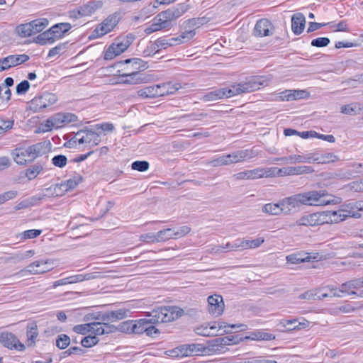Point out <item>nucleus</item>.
<instances>
[{"label":"nucleus","mask_w":363,"mask_h":363,"mask_svg":"<svg viewBox=\"0 0 363 363\" xmlns=\"http://www.w3.org/2000/svg\"><path fill=\"white\" fill-rule=\"evenodd\" d=\"M333 202L334 199L331 195L325 190H320L297 194L285 198L281 201V205L288 209L299 208L302 205L325 206Z\"/></svg>","instance_id":"obj_1"},{"label":"nucleus","mask_w":363,"mask_h":363,"mask_svg":"<svg viewBox=\"0 0 363 363\" xmlns=\"http://www.w3.org/2000/svg\"><path fill=\"white\" fill-rule=\"evenodd\" d=\"M184 313L178 306H163L152 310L150 316L152 323H167L182 317Z\"/></svg>","instance_id":"obj_2"},{"label":"nucleus","mask_w":363,"mask_h":363,"mask_svg":"<svg viewBox=\"0 0 363 363\" xmlns=\"http://www.w3.org/2000/svg\"><path fill=\"white\" fill-rule=\"evenodd\" d=\"M265 80L263 77H252L247 81L238 84H233L231 88H228L229 96H235L243 93L252 92L260 89L264 85Z\"/></svg>","instance_id":"obj_3"},{"label":"nucleus","mask_w":363,"mask_h":363,"mask_svg":"<svg viewBox=\"0 0 363 363\" xmlns=\"http://www.w3.org/2000/svg\"><path fill=\"white\" fill-rule=\"evenodd\" d=\"M206 348L201 344L182 345L166 352L172 357H184L202 355Z\"/></svg>","instance_id":"obj_4"},{"label":"nucleus","mask_w":363,"mask_h":363,"mask_svg":"<svg viewBox=\"0 0 363 363\" xmlns=\"http://www.w3.org/2000/svg\"><path fill=\"white\" fill-rule=\"evenodd\" d=\"M323 220L325 223H337L345 220L348 217L359 218L361 217V213L349 210L345 206V208L338 211H327L321 212Z\"/></svg>","instance_id":"obj_5"},{"label":"nucleus","mask_w":363,"mask_h":363,"mask_svg":"<svg viewBox=\"0 0 363 363\" xmlns=\"http://www.w3.org/2000/svg\"><path fill=\"white\" fill-rule=\"evenodd\" d=\"M54 262L51 259L38 260L30 264L26 268L15 273L13 277H23L26 273L30 274H40L45 273L52 269Z\"/></svg>","instance_id":"obj_6"},{"label":"nucleus","mask_w":363,"mask_h":363,"mask_svg":"<svg viewBox=\"0 0 363 363\" xmlns=\"http://www.w3.org/2000/svg\"><path fill=\"white\" fill-rule=\"evenodd\" d=\"M57 101V96L56 94L45 92L38 97H35L30 102V108L34 112H40L51 106L55 104Z\"/></svg>","instance_id":"obj_7"},{"label":"nucleus","mask_w":363,"mask_h":363,"mask_svg":"<svg viewBox=\"0 0 363 363\" xmlns=\"http://www.w3.org/2000/svg\"><path fill=\"white\" fill-rule=\"evenodd\" d=\"M119 82L123 84L137 85L147 83L150 80V77L145 73L139 72H118Z\"/></svg>","instance_id":"obj_8"},{"label":"nucleus","mask_w":363,"mask_h":363,"mask_svg":"<svg viewBox=\"0 0 363 363\" xmlns=\"http://www.w3.org/2000/svg\"><path fill=\"white\" fill-rule=\"evenodd\" d=\"M195 33H194L192 30H184L179 37L172 38L169 40L158 38L155 40V45L157 48L162 47L164 48H167V46L179 45L191 40L195 35Z\"/></svg>","instance_id":"obj_9"},{"label":"nucleus","mask_w":363,"mask_h":363,"mask_svg":"<svg viewBox=\"0 0 363 363\" xmlns=\"http://www.w3.org/2000/svg\"><path fill=\"white\" fill-rule=\"evenodd\" d=\"M121 65H126V66L118 70V72H139L143 73L148 68L147 62L140 58H130L123 61L118 62L115 65L118 66Z\"/></svg>","instance_id":"obj_10"},{"label":"nucleus","mask_w":363,"mask_h":363,"mask_svg":"<svg viewBox=\"0 0 363 363\" xmlns=\"http://www.w3.org/2000/svg\"><path fill=\"white\" fill-rule=\"evenodd\" d=\"M0 342L4 347L9 350L21 352L26 349L25 345L21 343L18 337L10 332L5 331L0 333Z\"/></svg>","instance_id":"obj_11"},{"label":"nucleus","mask_w":363,"mask_h":363,"mask_svg":"<svg viewBox=\"0 0 363 363\" xmlns=\"http://www.w3.org/2000/svg\"><path fill=\"white\" fill-rule=\"evenodd\" d=\"M276 169H264V168H256L252 170H246L244 172H239L234 175V177L238 180L242 179H256L262 177H267L271 176Z\"/></svg>","instance_id":"obj_12"},{"label":"nucleus","mask_w":363,"mask_h":363,"mask_svg":"<svg viewBox=\"0 0 363 363\" xmlns=\"http://www.w3.org/2000/svg\"><path fill=\"white\" fill-rule=\"evenodd\" d=\"M189 9V5L186 4H179L177 6L172 7L166 11L160 12V16L165 18L167 23H170V26L174 25V21Z\"/></svg>","instance_id":"obj_13"},{"label":"nucleus","mask_w":363,"mask_h":363,"mask_svg":"<svg viewBox=\"0 0 363 363\" xmlns=\"http://www.w3.org/2000/svg\"><path fill=\"white\" fill-rule=\"evenodd\" d=\"M30 57L26 54L11 55L0 59V72L6 70L27 62Z\"/></svg>","instance_id":"obj_14"},{"label":"nucleus","mask_w":363,"mask_h":363,"mask_svg":"<svg viewBox=\"0 0 363 363\" xmlns=\"http://www.w3.org/2000/svg\"><path fill=\"white\" fill-rule=\"evenodd\" d=\"M118 17L116 14L108 16L94 30L97 36H102L111 32L118 23Z\"/></svg>","instance_id":"obj_15"},{"label":"nucleus","mask_w":363,"mask_h":363,"mask_svg":"<svg viewBox=\"0 0 363 363\" xmlns=\"http://www.w3.org/2000/svg\"><path fill=\"white\" fill-rule=\"evenodd\" d=\"M208 311L214 316L220 315L224 310V303L221 296L212 295L208 298Z\"/></svg>","instance_id":"obj_16"},{"label":"nucleus","mask_w":363,"mask_h":363,"mask_svg":"<svg viewBox=\"0 0 363 363\" xmlns=\"http://www.w3.org/2000/svg\"><path fill=\"white\" fill-rule=\"evenodd\" d=\"M321 212L314 213L302 216L296 220L297 225L303 226H316L324 224Z\"/></svg>","instance_id":"obj_17"},{"label":"nucleus","mask_w":363,"mask_h":363,"mask_svg":"<svg viewBox=\"0 0 363 363\" xmlns=\"http://www.w3.org/2000/svg\"><path fill=\"white\" fill-rule=\"evenodd\" d=\"M253 33L257 37L272 35L273 34V26L269 20L260 19L256 23Z\"/></svg>","instance_id":"obj_18"},{"label":"nucleus","mask_w":363,"mask_h":363,"mask_svg":"<svg viewBox=\"0 0 363 363\" xmlns=\"http://www.w3.org/2000/svg\"><path fill=\"white\" fill-rule=\"evenodd\" d=\"M51 143L49 141H43L29 146L30 154H31V160H35L38 157L47 154L51 150Z\"/></svg>","instance_id":"obj_19"},{"label":"nucleus","mask_w":363,"mask_h":363,"mask_svg":"<svg viewBox=\"0 0 363 363\" xmlns=\"http://www.w3.org/2000/svg\"><path fill=\"white\" fill-rule=\"evenodd\" d=\"M134 40L135 36L133 34L129 33L125 36H120L116 38L114 43H113L111 45L114 46L116 52L120 55L128 48Z\"/></svg>","instance_id":"obj_20"},{"label":"nucleus","mask_w":363,"mask_h":363,"mask_svg":"<svg viewBox=\"0 0 363 363\" xmlns=\"http://www.w3.org/2000/svg\"><path fill=\"white\" fill-rule=\"evenodd\" d=\"M12 155L14 161L20 165H24L34 161L30 159L32 156L30 154L28 147L26 149H15L12 152Z\"/></svg>","instance_id":"obj_21"},{"label":"nucleus","mask_w":363,"mask_h":363,"mask_svg":"<svg viewBox=\"0 0 363 363\" xmlns=\"http://www.w3.org/2000/svg\"><path fill=\"white\" fill-rule=\"evenodd\" d=\"M83 144H86V147L91 148L98 145L100 143V134L92 130H83Z\"/></svg>","instance_id":"obj_22"},{"label":"nucleus","mask_w":363,"mask_h":363,"mask_svg":"<svg viewBox=\"0 0 363 363\" xmlns=\"http://www.w3.org/2000/svg\"><path fill=\"white\" fill-rule=\"evenodd\" d=\"M306 18L303 13H296L291 18V29L295 35L301 34L304 30Z\"/></svg>","instance_id":"obj_23"},{"label":"nucleus","mask_w":363,"mask_h":363,"mask_svg":"<svg viewBox=\"0 0 363 363\" xmlns=\"http://www.w3.org/2000/svg\"><path fill=\"white\" fill-rule=\"evenodd\" d=\"M229 94L228 91V88H220L216 90H213L212 91H210L206 94H204L201 97V100L203 101H213L218 99H224V98H229Z\"/></svg>","instance_id":"obj_24"},{"label":"nucleus","mask_w":363,"mask_h":363,"mask_svg":"<svg viewBox=\"0 0 363 363\" xmlns=\"http://www.w3.org/2000/svg\"><path fill=\"white\" fill-rule=\"evenodd\" d=\"M252 152L247 150H239L233 153L226 155L228 164L238 163L244 161L247 158H252Z\"/></svg>","instance_id":"obj_25"},{"label":"nucleus","mask_w":363,"mask_h":363,"mask_svg":"<svg viewBox=\"0 0 363 363\" xmlns=\"http://www.w3.org/2000/svg\"><path fill=\"white\" fill-rule=\"evenodd\" d=\"M82 181V177L80 174H76L73 176L72 178L69 179L67 180L64 184H56L54 190L55 192L53 194H55L56 196H58L59 194L57 191V189H60L62 187H65L64 189L65 191H68L69 190H72L77 186V185Z\"/></svg>","instance_id":"obj_26"},{"label":"nucleus","mask_w":363,"mask_h":363,"mask_svg":"<svg viewBox=\"0 0 363 363\" xmlns=\"http://www.w3.org/2000/svg\"><path fill=\"white\" fill-rule=\"evenodd\" d=\"M156 86L158 88L157 90L160 94L159 97L165 95L172 94L182 88L181 84H173L172 82L156 84Z\"/></svg>","instance_id":"obj_27"},{"label":"nucleus","mask_w":363,"mask_h":363,"mask_svg":"<svg viewBox=\"0 0 363 363\" xmlns=\"http://www.w3.org/2000/svg\"><path fill=\"white\" fill-rule=\"evenodd\" d=\"M291 208L286 209V208L281 205V201L279 203H267L262 207V211L269 215H279L281 212L285 214L290 213Z\"/></svg>","instance_id":"obj_28"},{"label":"nucleus","mask_w":363,"mask_h":363,"mask_svg":"<svg viewBox=\"0 0 363 363\" xmlns=\"http://www.w3.org/2000/svg\"><path fill=\"white\" fill-rule=\"evenodd\" d=\"M339 160L338 156L331 152H327L322 155L318 153H312V162L318 164H328L330 162H335Z\"/></svg>","instance_id":"obj_29"},{"label":"nucleus","mask_w":363,"mask_h":363,"mask_svg":"<svg viewBox=\"0 0 363 363\" xmlns=\"http://www.w3.org/2000/svg\"><path fill=\"white\" fill-rule=\"evenodd\" d=\"M306 94L304 90H285L279 94V98L281 101H292L303 99Z\"/></svg>","instance_id":"obj_30"},{"label":"nucleus","mask_w":363,"mask_h":363,"mask_svg":"<svg viewBox=\"0 0 363 363\" xmlns=\"http://www.w3.org/2000/svg\"><path fill=\"white\" fill-rule=\"evenodd\" d=\"M195 332L201 336H216L218 335V326L216 323H208L196 328Z\"/></svg>","instance_id":"obj_31"},{"label":"nucleus","mask_w":363,"mask_h":363,"mask_svg":"<svg viewBox=\"0 0 363 363\" xmlns=\"http://www.w3.org/2000/svg\"><path fill=\"white\" fill-rule=\"evenodd\" d=\"M208 21L206 17L193 18L185 21L182 24V28L185 30H192L194 33V28H199L201 26Z\"/></svg>","instance_id":"obj_32"},{"label":"nucleus","mask_w":363,"mask_h":363,"mask_svg":"<svg viewBox=\"0 0 363 363\" xmlns=\"http://www.w3.org/2000/svg\"><path fill=\"white\" fill-rule=\"evenodd\" d=\"M50 28L56 40H58L72 28V26L69 23H60L52 26Z\"/></svg>","instance_id":"obj_33"},{"label":"nucleus","mask_w":363,"mask_h":363,"mask_svg":"<svg viewBox=\"0 0 363 363\" xmlns=\"http://www.w3.org/2000/svg\"><path fill=\"white\" fill-rule=\"evenodd\" d=\"M156 85L149 86L139 89L137 91L138 96L142 99H153L159 97V92Z\"/></svg>","instance_id":"obj_34"},{"label":"nucleus","mask_w":363,"mask_h":363,"mask_svg":"<svg viewBox=\"0 0 363 363\" xmlns=\"http://www.w3.org/2000/svg\"><path fill=\"white\" fill-rule=\"evenodd\" d=\"M363 111V106L359 103H351L344 105L340 108V113L346 115H357Z\"/></svg>","instance_id":"obj_35"},{"label":"nucleus","mask_w":363,"mask_h":363,"mask_svg":"<svg viewBox=\"0 0 363 363\" xmlns=\"http://www.w3.org/2000/svg\"><path fill=\"white\" fill-rule=\"evenodd\" d=\"M131 321L133 323L131 326L133 329V333L139 335L143 334L145 333L144 330L149 323H152L151 318H143Z\"/></svg>","instance_id":"obj_36"},{"label":"nucleus","mask_w":363,"mask_h":363,"mask_svg":"<svg viewBox=\"0 0 363 363\" xmlns=\"http://www.w3.org/2000/svg\"><path fill=\"white\" fill-rule=\"evenodd\" d=\"M55 40L56 38L54 36L51 28L41 33L35 39V42L40 45L51 44Z\"/></svg>","instance_id":"obj_37"},{"label":"nucleus","mask_w":363,"mask_h":363,"mask_svg":"<svg viewBox=\"0 0 363 363\" xmlns=\"http://www.w3.org/2000/svg\"><path fill=\"white\" fill-rule=\"evenodd\" d=\"M242 337H239L238 336L228 335L225 337H220L214 339L213 342V346H223V345H230L232 344H235L241 340Z\"/></svg>","instance_id":"obj_38"},{"label":"nucleus","mask_w":363,"mask_h":363,"mask_svg":"<svg viewBox=\"0 0 363 363\" xmlns=\"http://www.w3.org/2000/svg\"><path fill=\"white\" fill-rule=\"evenodd\" d=\"M27 345L28 347L35 345V340L38 336V326L35 323H29L27 326Z\"/></svg>","instance_id":"obj_39"},{"label":"nucleus","mask_w":363,"mask_h":363,"mask_svg":"<svg viewBox=\"0 0 363 363\" xmlns=\"http://www.w3.org/2000/svg\"><path fill=\"white\" fill-rule=\"evenodd\" d=\"M43 170V165L40 163H37L25 170V176L28 179V180H33L35 179Z\"/></svg>","instance_id":"obj_40"},{"label":"nucleus","mask_w":363,"mask_h":363,"mask_svg":"<svg viewBox=\"0 0 363 363\" xmlns=\"http://www.w3.org/2000/svg\"><path fill=\"white\" fill-rule=\"evenodd\" d=\"M47 18H38L30 22L33 35L42 32L48 25Z\"/></svg>","instance_id":"obj_41"},{"label":"nucleus","mask_w":363,"mask_h":363,"mask_svg":"<svg viewBox=\"0 0 363 363\" xmlns=\"http://www.w3.org/2000/svg\"><path fill=\"white\" fill-rule=\"evenodd\" d=\"M130 311L128 308H120L116 311H111V316L112 318V322H116L118 320H123L128 316H130Z\"/></svg>","instance_id":"obj_42"},{"label":"nucleus","mask_w":363,"mask_h":363,"mask_svg":"<svg viewBox=\"0 0 363 363\" xmlns=\"http://www.w3.org/2000/svg\"><path fill=\"white\" fill-rule=\"evenodd\" d=\"M30 25V22L25 24L19 25L16 27V32L18 35L21 38H26L33 35V30Z\"/></svg>","instance_id":"obj_43"},{"label":"nucleus","mask_w":363,"mask_h":363,"mask_svg":"<svg viewBox=\"0 0 363 363\" xmlns=\"http://www.w3.org/2000/svg\"><path fill=\"white\" fill-rule=\"evenodd\" d=\"M289 159L290 160V164H294L296 162L311 163L312 153H308L306 155H291L289 156Z\"/></svg>","instance_id":"obj_44"},{"label":"nucleus","mask_w":363,"mask_h":363,"mask_svg":"<svg viewBox=\"0 0 363 363\" xmlns=\"http://www.w3.org/2000/svg\"><path fill=\"white\" fill-rule=\"evenodd\" d=\"M42 233L41 230H36V229H32V230H28L24 232H22L19 233L17 235V238L20 239L21 240H26L28 239H33L35 238L38 236H39Z\"/></svg>","instance_id":"obj_45"},{"label":"nucleus","mask_w":363,"mask_h":363,"mask_svg":"<svg viewBox=\"0 0 363 363\" xmlns=\"http://www.w3.org/2000/svg\"><path fill=\"white\" fill-rule=\"evenodd\" d=\"M311 257H309L308 255H305L302 254H291L286 257L287 262L291 264L304 262L306 261H309Z\"/></svg>","instance_id":"obj_46"},{"label":"nucleus","mask_w":363,"mask_h":363,"mask_svg":"<svg viewBox=\"0 0 363 363\" xmlns=\"http://www.w3.org/2000/svg\"><path fill=\"white\" fill-rule=\"evenodd\" d=\"M172 232H173V230H172V228H167V229H164V230L158 231L157 233L158 242H164L169 239H174Z\"/></svg>","instance_id":"obj_47"},{"label":"nucleus","mask_w":363,"mask_h":363,"mask_svg":"<svg viewBox=\"0 0 363 363\" xmlns=\"http://www.w3.org/2000/svg\"><path fill=\"white\" fill-rule=\"evenodd\" d=\"M81 16H87L92 14L96 9V6L94 2H89L86 4H84L79 8Z\"/></svg>","instance_id":"obj_48"},{"label":"nucleus","mask_w":363,"mask_h":363,"mask_svg":"<svg viewBox=\"0 0 363 363\" xmlns=\"http://www.w3.org/2000/svg\"><path fill=\"white\" fill-rule=\"evenodd\" d=\"M173 230L174 239L182 238L191 231V228L187 225H183L177 228H172Z\"/></svg>","instance_id":"obj_49"},{"label":"nucleus","mask_w":363,"mask_h":363,"mask_svg":"<svg viewBox=\"0 0 363 363\" xmlns=\"http://www.w3.org/2000/svg\"><path fill=\"white\" fill-rule=\"evenodd\" d=\"M70 344V338L65 334H61L57 336L56 345L60 349H65Z\"/></svg>","instance_id":"obj_50"},{"label":"nucleus","mask_w":363,"mask_h":363,"mask_svg":"<svg viewBox=\"0 0 363 363\" xmlns=\"http://www.w3.org/2000/svg\"><path fill=\"white\" fill-rule=\"evenodd\" d=\"M67 43H60L57 46L50 49L48 52V57H53L64 52L67 48Z\"/></svg>","instance_id":"obj_51"},{"label":"nucleus","mask_w":363,"mask_h":363,"mask_svg":"<svg viewBox=\"0 0 363 363\" xmlns=\"http://www.w3.org/2000/svg\"><path fill=\"white\" fill-rule=\"evenodd\" d=\"M272 169H276V170L274 172V173L273 171L270 172L272 174L271 176L277 175L279 177H283L294 175L293 167H283L281 169L273 167Z\"/></svg>","instance_id":"obj_52"},{"label":"nucleus","mask_w":363,"mask_h":363,"mask_svg":"<svg viewBox=\"0 0 363 363\" xmlns=\"http://www.w3.org/2000/svg\"><path fill=\"white\" fill-rule=\"evenodd\" d=\"M149 162L145 160L143 161H135L131 164V168L133 170L138 172H145L149 169Z\"/></svg>","instance_id":"obj_53"},{"label":"nucleus","mask_w":363,"mask_h":363,"mask_svg":"<svg viewBox=\"0 0 363 363\" xmlns=\"http://www.w3.org/2000/svg\"><path fill=\"white\" fill-rule=\"evenodd\" d=\"M90 332L94 334V336L104 335V328L102 327V323L100 322L91 323Z\"/></svg>","instance_id":"obj_54"},{"label":"nucleus","mask_w":363,"mask_h":363,"mask_svg":"<svg viewBox=\"0 0 363 363\" xmlns=\"http://www.w3.org/2000/svg\"><path fill=\"white\" fill-rule=\"evenodd\" d=\"M52 163L55 167L62 168L65 166H66V164L67 163V158L65 155H55L52 159Z\"/></svg>","instance_id":"obj_55"},{"label":"nucleus","mask_w":363,"mask_h":363,"mask_svg":"<svg viewBox=\"0 0 363 363\" xmlns=\"http://www.w3.org/2000/svg\"><path fill=\"white\" fill-rule=\"evenodd\" d=\"M99 338L96 336L89 335L81 340V344L84 347H91L98 343Z\"/></svg>","instance_id":"obj_56"},{"label":"nucleus","mask_w":363,"mask_h":363,"mask_svg":"<svg viewBox=\"0 0 363 363\" xmlns=\"http://www.w3.org/2000/svg\"><path fill=\"white\" fill-rule=\"evenodd\" d=\"M207 164H208L211 167H213L223 166V165H228L226 155H223V156L218 157L216 159L209 160L207 162Z\"/></svg>","instance_id":"obj_57"},{"label":"nucleus","mask_w":363,"mask_h":363,"mask_svg":"<svg viewBox=\"0 0 363 363\" xmlns=\"http://www.w3.org/2000/svg\"><path fill=\"white\" fill-rule=\"evenodd\" d=\"M294 175H301L305 174H311L314 172V169L311 166H298L293 167Z\"/></svg>","instance_id":"obj_58"},{"label":"nucleus","mask_w":363,"mask_h":363,"mask_svg":"<svg viewBox=\"0 0 363 363\" xmlns=\"http://www.w3.org/2000/svg\"><path fill=\"white\" fill-rule=\"evenodd\" d=\"M330 40L328 38L322 37L315 38L311 41V45L317 48L326 47L330 43Z\"/></svg>","instance_id":"obj_59"},{"label":"nucleus","mask_w":363,"mask_h":363,"mask_svg":"<svg viewBox=\"0 0 363 363\" xmlns=\"http://www.w3.org/2000/svg\"><path fill=\"white\" fill-rule=\"evenodd\" d=\"M13 120H5L0 117V134L6 132L13 128Z\"/></svg>","instance_id":"obj_60"},{"label":"nucleus","mask_w":363,"mask_h":363,"mask_svg":"<svg viewBox=\"0 0 363 363\" xmlns=\"http://www.w3.org/2000/svg\"><path fill=\"white\" fill-rule=\"evenodd\" d=\"M53 128H55V124L53 123L52 117H50L40 124L39 130L40 132L45 133L51 130Z\"/></svg>","instance_id":"obj_61"},{"label":"nucleus","mask_w":363,"mask_h":363,"mask_svg":"<svg viewBox=\"0 0 363 363\" xmlns=\"http://www.w3.org/2000/svg\"><path fill=\"white\" fill-rule=\"evenodd\" d=\"M30 88V83L28 80H23L17 84L16 88V94H24Z\"/></svg>","instance_id":"obj_62"},{"label":"nucleus","mask_w":363,"mask_h":363,"mask_svg":"<svg viewBox=\"0 0 363 363\" xmlns=\"http://www.w3.org/2000/svg\"><path fill=\"white\" fill-rule=\"evenodd\" d=\"M140 240L145 242H158L157 233H148L140 236Z\"/></svg>","instance_id":"obj_63"},{"label":"nucleus","mask_w":363,"mask_h":363,"mask_svg":"<svg viewBox=\"0 0 363 363\" xmlns=\"http://www.w3.org/2000/svg\"><path fill=\"white\" fill-rule=\"evenodd\" d=\"M350 189L354 192H363V178L350 184Z\"/></svg>","instance_id":"obj_64"}]
</instances>
